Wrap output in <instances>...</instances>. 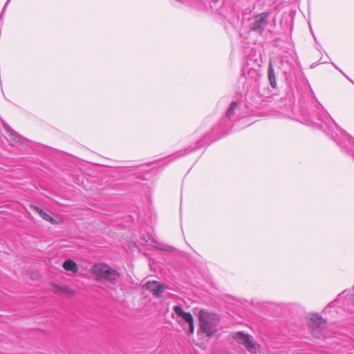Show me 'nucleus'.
<instances>
[{
    "instance_id": "9b49d317",
    "label": "nucleus",
    "mask_w": 354,
    "mask_h": 354,
    "mask_svg": "<svg viewBox=\"0 0 354 354\" xmlns=\"http://www.w3.org/2000/svg\"><path fill=\"white\" fill-rule=\"evenodd\" d=\"M187 6H192L196 8L199 10H206L207 8L205 5L204 0H190L187 3H185Z\"/></svg>"
},
{
    "instance_id": "423d86ee",
    "label": "nucleus",
    "mask_w": 354,
    "mask_h": 354,
    "mask_svg": "<svg viewBox=\"0 0 354 354\" xmlns=\"http://www.w3.org/2000/svg\"><path fill=\"white\" fill-rule=\"evenodd\" d=\"M234 338L239 344L243 345L250 353L256 354L257 353L258 346L250 335H245L243 332H239Z\"/></svg>"
},
{
    "instance_id": "20e7f679",
    "label": "nucleus",
    "mask_w": 354,
    "mask_h": 354,
    "mask_svg": "<svg viewBox=\"0 0 354 354\" xmlns=\"http://www.w3.org/2000/svg\"><path fill=\"white\" fill-rule=\"evenodd\" d=\"M342 301L343 308L350 313H354V290L344 291L338 295V298L330 304L327 308H331L335 303Z\"/></svg>"
},
{
    "instance_id": "9d476101",
    "label": "nucleus",
    "mask_w": 354,
    "mask_h": 354,
    "mask_svg": "<svg viewBox=\"0 0 354 354\" xmlns=\"http://www.w3.org/2000/svg\"><path fill=\"white\" fill-rule=\"evenodd\" d=\"M144 287L152 292L156 297H160L165 289V288L156 281H148L145 284Z\"/></svg>"
},
{
    "instance_id": "4be33fe9",
    "label": "nucleus",
    "mask_w": 354,
    "mask_h": 354,
    "mask_svg": "<svg viewBox=\"0 0 354 354\" xmlns=\"http://www.w3.org/2000/svg\"><path fill=\"white\" fill-rule=\"evenodd\" d=\"M333 65H334V66H335L337 69L339 70V69L337 68V66H335V64H333Z\"/></svg>"
},
{
    "instance_id": "f257e3e1",
    "label": "nucleus",
    "mask_w": 354,
    "mask_h": 354,
    "mask_svg": "<svg viewBox=\"0 0 354 354\" xmlns=\"http://www.w3.org/2000/svg\"><path fill=\"white\" fill-rule=\"evenodd\" d=\"M198 317L201 332L205 333L207 337H212L214 335L219 323V315L203 309L199 311Z\"/></svg>"
},
{
    "instance_id": "6e6552de",
    "label": "nucleus",
    "mask_w": 354,
    "mask_h": 354,
    "mask_svg": "<svg viewBox=\"0 0 354 354\" xmlns=\"http://www.w3.org/2000/svg\"><path fill=\"white\" fill-rule=\"evenodd\" d=\"M308 114L309 115L308 119L315 123H316V119L320 122H324L328 117L322 105L317 102H315L313 108L310 110Z\"/></svg>"
},
{
    "instance_id": "0eeeda50",
    "label": "nucleus",
    "mask_w": 354,
    "mask_h": 354,
    "mask_svg": "<svg viewBox=\"0 0 354 354\" xmlns=\"http://www.w3.org/2000/svg\"><path fill=\"white\" fill-rule=\"evenodd\" d=\"M312 334L315 337L322 338L326 337V321L321 317H316L311 320Z\"/></svg>"
},
{
    "instance_id": "2eb2a0df",
    "label": "nucleus",
    "mask_w": 354,
    "mask_h": 354,
    "mask_svg": "<svg viewBox=\"0 0 354 354\" xmlns=\"http://www.w3.org/2000/svg\"><path fill=\"white\" fill-rule=\"evenodd\" d=\"M54 292L58 295H72L73 294V291L68 289L66 287H60L58 286H54Z\"/></svg>"
},
{
    "instance_id": "7ed1b4c3",
    "label": "nucleus",
    "mask_w": 354,
    "mask_h": 354,
    "mask_svg": "<svg viewBox=\"0 0 354 354\" xmlns=\"http://www.w3.org/2000/svg\"><path fill=\"white\" fill-rule=\"evenodd\" d=\"M269 15L267 12H262L254 17L250 22L251 30L261 34L268 24Z\"/></svg>"
},
{
    "instance_id": "f8f14e48",
    "label": "nucleus",
    "mask_w": 354,
    "mask_h": 354,
    "mask_svg": "<svg viewBox=\"0 0 354 354\" xmlns=\"http://www.w3.org/2000/svg\"><path fill=\"white\" fill-rule=\"evenodd\" d=\"M268 76L270 86L274 88H276V86H277L276 75H275L274 67L272 64L271 61H270V62H269Z\"/></svg>"
},
{
    "instance_id": "f3484780",
    "label": "nucleus",
    "mask_w": 354,
    "mask_h": 354,
    "mask_svg": "<svg viewBox=\"0 0 354 354\" xmlns=\"http://www.w3.org/2000/svg\"><path fill=\"white\" fill-rule=\"evenodd\" d=\"M237 102H232L231 103V104L230 105L229 108L227 109V111H226V118L230 119L231 117L233 115L234 113V109L236 108L237 106Z\"/></svg>"
},
{
    "instance_id": "f03ea898",
    "label": "nucleus",
    "mask_w": 354,
    "mask_h": 354,
    "mask_svg": "<svg viewBox=\"0 0 354 354\" xmlns=\"http://www.w3.org/2000/svg\"><path fill=\"white\" fill-rule=\"evenodd\" d=\"M93 274L100 279L115 284L120 278V274L106 264L97 263L93 267Z\"/></svg>"
},
{
    "instance_id": "a211bd4d",
    "label": "nucleus",
    "mask_w": 354,
    "mask_h": 354,
    "mask_svg": "<svg viewBox=\"0 0 354 354\" xmlns=\"http://www.w3.org/2000/svg\"><path fill=\"white\" fill-rule=\"evenodd\" d=\"M248 77H251L254 82H257L259 78V74L255 69H250L248 73Z\"/></svg>"
},
{
    "instance_id": "39448f33",
    "label": "nucleus",
    "mask_w": 354,
    "mask_h": 354,
    "mask_svg": "<svg viewBox=\"0 0 354 354\" xmlns=\"http://www.w3.org/2000/svg\"><path fill=\"white\" fill-rule=\"evenodd\" d=\"M339 132L340 133L339 136H337V133H335V135L332 133V139L342 149H344L348 154L354 156L353 150L351 149H347L348 146L345 144V142H347L350 145L354 146V138L347 135L342 129H339Z\"/></svg>"
},
{
    "instance_id": "aec40b11",
    "label": "nucleus",
    "mask_w": 354,
    "mask_h": 354,
    "mask_svg": "<svg viewBox=\"0 0 354 354\" xmlns=\"http://www.w3.org/2000/svg\"><path fill=\"white\" fill-rule=\"evenodd\" d=\"M185 153H182L181 151H178V152L177 153V155H176V156H177L178 157H180V156H183V155H185Z\"/></svg>"
},
{
    "instance_id": "ddd939ff",
    "label": "nucleus",
    "mask_w": 354,
    "mask_h": 354,
    "mask_svg": "<svg viewBox=\"0 0 354 354\" xmlns=\"http://www.w3.org/2000/svg\"><path fill=\"white\" fill-rule=\"evenodd\" d=\"M4 129L6 131V133L8 134V138L13 141L15 142H20L21 140V136L15 132L14 130H12L10 127L8 125H4Z\"/></svg>"
},
{
    "instance_id": "6ab92c4d",
    "label": "nucleus",
    "mask_w": 354,
    "mask_h": 354,
    "mask_svg": "<svg viewBox=\"0 0 354 354\" xmlns=\"http://www.w3.org/2000/svg\"><path fill=\"white\" fill-rule=\"evenodd\" d=\"M218 0H212L210 2V7L212 9L216 8V4L218 3Z\"/></svg>"
},
{
    "instance_id": "412c9836",
    "label": "nucleus",
    "mask_w": 354,
    "mask_h": 354,
    "mask_svg": "<svg viewBox=\"0 0 354 354\" xmlns=\"http://www.w3.org/2000/svg\"><path fill=\"white\" fill-rule=\"evenodd\" d=\"M9 1H10V0H8V1H7V2H6V5L4 6V8H3V9L2 12H4V10H5V9H6V6L8 4ZM2 14H3V13H1V15H2Z\"/></svg>"
},
{
    "instance_id": "1a4fd4ad",
    "label": "nucleus",
    "mask_w": 354,
    "mask_h": 354,
    "mask_svg": "<svg viewBox=\"0 0 354 354\" xmlns=\"http://www.w3.org/2000/svg\"><path fill=\"white\" fill-rule=\"evenodd\" d=\"M174 311L180 317H182L189 325V331L193 333L194 330V317L189 313H185L180 306H176L174 308Z\"/></svg>"
},
{
    "instance_id": "dca6fc26",
    "label": "nucleus",
    "mask_w": 354,
    "mask_h": 354,
    "mask_svg": "<svg viewBox=\"0 0 354 354\" xmlns=\"http://www.w3.org/2000/svg\"><path fill=\"white\" fill-rule=\"evenodd\" d=\"M35 209L36 212H37L39 216L44 220L50 222L51 223H55L56 221L54 218H53L50 215L44 212L41 208L38 207H35Z\"/></svg>"
},
{
    "instance_id": "4468645a",
    "label": "nucleus",
    "mask_w": 354,
    "mask_h": 354,
    "mask_svg": "<svg viewBox=\"0 0 354 354\" xmlns=\"http://www.w3.org/2000/svg\"><path fill=\"white\" fill-rule=\"evenodd\" d=\"M63 268L67 270L71 271L73 273L77 272V266L76 263L72 259L66 260L63 263Z\"/></svg>"
}]
</instances>
